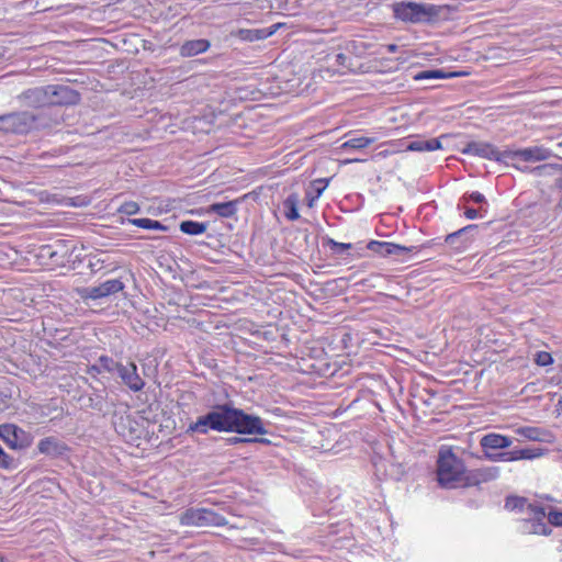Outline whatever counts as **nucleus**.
<instances>
[{"label":"nucleus","instance_id":"obj_23","mask_svg":"<svg viewBox=\"0 0 562 562\" xmlns=\"http://www.w3.org/2000/svg\"><path fill=\"white\" fill-rule=\"evenodd\" d=\"M440 148L441 143L438 138L415 139L407 145V150L411 151H434Z\"/></svg>","mask_w":562,"mask_h":562},{"label":"nucleus","instance_id":"obj_37","mask_svg":"<svg viewBox=\"0 0 562 562\" xmlns=\"http://www.w3.org/2000/svg\"><path fill=\"white\" fill-rule=\"evenodd\" d=\"M535 362L540 367H547L553 362L552 356L547 351H538Z\"/></svg>","mask_w":562,"mask_h":562},{"label":"nucleus","instance_id":"obj_31","mask_svg":"<svg viewBox=\"0 0 562 562\" xmlns=\"http://www.w3.org/2000/svg\"><path fill=\"white\" fill-rule=\"evenodd\" d=\"M207 228V224L194 222V221H182L180 223V231L188 235H200L203 234Z\"/></svg>","mask_w":562,"mask_h":562},{"label":"nucleus","instance_id":"obj_47","mask_svg":"<svg viewBox=\"0 0 562 562\" xmlns=\"http://www.w3.org/2000/svg\"><path fill=\"white\" fill-rule=\"evenodd\" d=\"M101 372H102V371H101V367H100L99 361H97V363H95V364H93V366H91V367H89V368H88V373H90V374H91V375H93V376H94L95 374L101 373Z\"/></svg>","mask_w":562,"mask_h":562},{"label":"nucleus","instance_id":"obj_6","mask_svg":"<svg viewBox=\"0 0 562 562\" xmlns=\"http://www.w3.org/2000/svg\"><path fill=\"white\" fill-rule=\"evenodd\" d=\"M184 526L211 527L226 524L224 516L209 508H189L180 518Z\"/></svg>","mask_w":562,"mask_h":562},{"label":"nucleus","instance_id":"obj_21","mask_svg":"<svg viewBox=\"0 0 562 562\" xmlns=\"http://www.w3.org/2000/svg\"><path fill=\"white\" fill-rule=\"evenodd\" d=\"M210 48V42L204 38L190 40L184 42L180 47V55L183 57H192L204 53Z\"/></svg>","mask_w":562,"mask_h":562},{"label":"nucleus","instance_id":"obj_4","mask_svg":"<svg viewBox=\"0 0 562 562\" xmlns=\"http://www.w3.org/2000/svg\"><path fill=\"white\" fill-rule=\"evenodd\" d=\"M392 9L397 20L413 24L432 23L440 18L443 11L442 7L412 1L395 2Z\"/></svg>","mask_w":562,"mask_h":562},{"label":"nucleus","instance_id":"obj_50","mask_svg":"<svg viewBox=\"0 0 562 562\" xmlns=\"http://www.w3.org/2000/svg\"><path fill=\"white\" fill-rule=\"evenodd\" d=\"M387 50L391 52V53L395 52L396 50V45H394V44L387 45Z\"/></svg>","mask_w":562,"mask_h":562},{"label":"nucleus","instance_id":"obj_49","mask_svg":"<svg viewBox=\"0 0 562 562\" xmlns=\"http://www.w3.org/2000/svg\"><path fill=\"white\" fill-rule=\"evenodd\" d=\"M316 199H317V198H316V195H315V196H310V195L307 194V200H308L307 205H308L310 207H313L314 202H315V200H316Z\"/></svg>","mask_w":562,"mask_h":562},{"label":"nucleus","instance_id":"obj_15","mask_svg":"<svg viewBox=\"0 0 562 562\" xmlns=\"http://www.w3.org/2000/svg\"><path fill=\"white\" fill-rule=\"evenodd\" d=\"M269 430L267 424L258 416L248 414V436L251 435H268ZM254 443L270 445L271 441L263 437H248V448Z\"/></svg>","mask_w":562,"mask_h":562},{"label":"nucleus","instance_id":"obj_11","mask_svg":"<svg viewBox=\"0 0 562 562\" xmlns=\"http://www.w3.org/2000/svg\"><path fill=\"white\" fill-rule=\"evenodd\" d=\"M465 155L505 162V149L499 150L494 145L484 142H471L462 149Z\"/></svg>","mask_w":562,"mask_h":562},{"label":"nucleus","instance_id":"obj_14","mask_svg":"<svg viewBox=\"0 0 562 562\" xmlns=\"http://www.w3.org/2000/svg\"><path fill=\"white\" fill-rule=\"evenodd\" d=\"M116 374L120 376L122 383L133 392L140 391L145 385L144 380L137 373V367L134 362H127L126 364L121 363Z\"/></svg>","mask_w":562,"mask_h":562},{"label":"nucleus","instance_id":"obj_16","mask_svg":"<svg viewBox=\"0 0 562 562\" xmlns=\"http://www.w3.org/2000/svg\"><path fill=\"white\" fill-rule=\"evenodd\" d=\"M367 248L382 257L387 256H402L409 251L405 246H401L389 241L371 240L368 243Z\"/></svg>","mask_w":562,"mask_h":562},{"label":"nucleus","instance_id":"obj_36","mask_svg":"<svg viewBox=\"0 0 562 562\" xmlns=\"http://www.w3.org/2000/svg\"><path fill=\"white\" fill-rule=\"evenodd\" d=\"M139 211L138 203L134 201L124 202L120 207L119 212L126 215L136 214Z\"/></svg>","mask_w":562,"mask_h":562},{"label":"nucleus","instance_id":"obj_28","mask_svg":"<svg viewBox=\"0 0 562 562\" xmlns=\"http://www.w3.org/2000/svg\"><path fill=\"white\" fill-rule=\"evenodd\" d=\"M501 470L497 467H487L477 469L472 473V477L476 483L479 482H488L497 479L499 476Z\"/></svg>","mask_w":562,"mask_h":562},{"label":"nucleus","instance_id":"obj_18","mask_svg":"<svg viewBox=\"0 0 562 562\" xmlns=\"http://www.w3.org/2000/svg\"><path fill=\"white\" fill-rule=\"evenodd\" d=\"M476 228V225H468L454 233L448 234L445 241L447 245L457 250L464 249L470 243V237L468 236L469 233L475 231Z\"/></svg>","mask_w":562,"mask_h":562},{"label":"nucleus","instance_id":"obj_52","mask_svg":"<svg viewBox=\"0 0 562 562\" xmlns=\"http://www.w3.org/2000/svg\"><path fill=\"white\" fill-rule=\"evenodd\" d=\"M247 331L251 335H259V330H251V328L248 326Z\"/></svg>","mask_w":562,"mask_h":562},{"label":"nucleus","instance_id":"obj_44","mask_svg":"<svg viewBox=\"0 0 562 562\" xmlns=\"http://www.w3.org/2000/svg\"><path fill=\"white\" fill-rule=\"evenodd\" d=\"M250 86L248 85V88ZM265 94V90L263 89H254V90H249L248 89V100H260L261 97Z\"/></svg>","mask_w":562,"mask_h":562},{"label":"nucleus","instance_id":"obj_45","mask_svg":"<svg viewBox=\"0 0 562 562\" xmlns=\"http://www.w3.org/2000/svg\"><path fill=\"white\" fill-rule=\"evenodd\" d=\"M348 60L347 55L339 53L335 55V61L337 65L346 67V61Z\"/></svg>","mask_w":562,"mask_h":562},{"label":"nucleus","instance_id":"obj_40","mask_svg":"<svg viewBox=\"0 0 562 562\" xmlns=\"http://www.w3.org/2000/svg\"><path fill=\"white\" fill-rule=\"evenodd\" d=\"M548 520L551 525L562 526V512H549Z\"/></svg>","mask_w":562,"mask_h":562},{"label":"nucleus","instance_id":"obj_12","mask_svg":"<svg viewBox=\"0 0 562 562\" xmlns=\"http://www.w3.org/2000/svg\"><path fill=\"white\" fill-rule=\"evenodd\" d=\"M47 92L50 106L76 104L80 100L79 93L65 85H48Z\"/></svg>","mask_w":562,"mask_h":562},{"label":"nucleus","instance_id":"obj_22","mask_svg":"<svg viewBox=\"0 0 562 562\" xmlns=\"http://www.w3.org/2000/svg\"><path fill=\"white\" fill-rule=\"evenodd\" d=\"M238 203H239V199L228 201V202L213 203V204L209 205L206 212L215 213L222 217H229L233 214H235Z\"/></svg>","mask_w":562,"mask_h":562},{"label":"nucleus","instance_id":"obj_19","mask_svg":"<svg viewBox=\"0 0 562 562\" xmlns=\"http://www.w3.org/2000/svg\"><path fill=\"white\" fill-rule=\"evenodd\" d=\"M37 450L40 453L48 457H59L65 453L67 448L65 443L57 438L46 437L38 442Z\"/></svg>","mask_w":562,"mask_h":562},{"label":"nucleus","instance_id":"obj_34","mask_svg":"<svg viewBox=\"0 0 562 562\" xmlns=\"http://www.w3.org/2000/svg\"><path fill=\"white\" fill-rule=\"evenodd\" d=\"M544 454V449L542 448H526L519 449L520 460H533L540 458Z\"/></svg>","mask_w":562,"mask_h":562},{"label":"nucleus","instance_id":"obj_2","mask_svg":"<svg viewBox=\"0 0 562 562\" xmlns=\"http://www.w3.org/2000/svg\"><path fill=\"white\" fill-rule=\"evenodd\" d=\"M57 123L45 112L19 111L0 115V134H26L32 130L47 128Z\"/></svg>","mask_w":562,"mask_h":562},{"label":"nucleus","instance_id":"obj_33","mask_svg":"<svg viewBox=\"0 0 562 562\" xmlns=\"http://www.w3.org/2000/svg\"><path fill=\"white\" fill-rule=\"evenodd\" d=\"M98 361L100 363L102 372L106 371L110 373H116L119 366L121 364V362L114 361L112 358L106 357V356H101L98 359Z\"/></svg>","mask_w":562,"mask_h":562},{"label":"nucleus","instance_id":"obj_55","mask_svg":"<svg viewBox=\"0 0 562 562\" xmlns=\"http://www.w3.org/2000/svg\"><path fill=\"white\" fill-rule=\"evenodd\" d=\"M0 562H4V558L0 554Z\"/></svg>","mask_w":562,"mask_h":562},{"label":"nucleus","instance_id":"obj_24","mask_svg":"<svg viewBox=\"0 0 562 562\" xmlns=\"http://www.w3.org/2000/svg\"><path fill=\"white\" fill-rule=\"evenodd\" d=\"M281 0H248V15H255V9L262 11L265 14H271L274 9L279 8Z\"/></svg>","mask_w":562,"mask_h":562},{"label":"nucleus","instance_id":"obj_53","mask_svg":"<svg viewBox=\"0 0 562 562\" xmlns=\"http://www.w3.org/2000/svg\"><path fill=\"white\" fill-rule=\"evenodd\" d=\"M234 441H235V442H236V441H240V442H244V441H246V439H240V438H234Z\"/></svg>","mask_w":562,"mask_h":562},{"label":"nucleus","instance_id":"obj_1","mask_svg":"<svg viewBox=\"0 0 562 562\" xmlns=\"http://www.w3.org/2000/svg\"><path fill=\"white\" fill-rule=\"evenodd\" d=\"M189 429L200 434H206L209 429L246 434V414L226 405L217 406L207 414L200 416Z\"/></svg>","mask_w":562,"mask_h":562},{"label":"nucleus","instance_id":"obj_43","mask_svg":"<svg viewBox=\"0 0 562 562\" xmlns=\"http://www.w3.org/2000/svg\"><path fill=\"white\" fill-rule=\"evenodd\" d=\"M520 460L519 449L505 451V462H513Z\"/></svg>","mask_w":562,"mask_h":562},{"label":"nucleus","instance_id":"obj_51","mask_svg":"<svg viewBox=\"0 0 562 562\" xmlns=\"http://www.w3.org/2000/svg\"><path fill=\"white\" fill-rule=\"evenodd\" d=\"M548 167H549L548 165H543V166H539V167L535 168L533 170L540 171V170L547 169Z\"/></svg>","mask_w":562,"mask_h":562},{"label":"nucleus","instance_id":"obj_27","mask_svg":"<svg viewBox=\"0 0 562 562\" xmlns=\"http://www.w3.org/2000/svg\"><path fill=\"white\" fill-rule=\"evenodd\" d=\"M297 205H299V195L295 193L290 194L283 201L284 215L289 221H296L300 218Z\"/></svg>","mask_w":562,"mask_h":562},{"label":"nucleus","instance_id":"obj_13","mask_svg":"<svg viewBox=\"0 0 562 562\" xmlns=\"http://www.w3.org/2000/svg\"><path fill=\"white\" fill-rule=\"evenodd\" d=\"M19 99L24 103V105L34 109H42L41 111L50 116L45 111L46 108H50L47 86L27 89L19 97Z\"/></svg>","mask_w":562,"mask_h":562},{"label":"nucleus","instance_id":"obj_38","mask_svg":"<svg viewBox=\"0 0 562 562\" xmlns=\"http://www.w3.org/2000/svg\"><path fill=\"white\" fill-rule=\"evenodd\" d=\"M14 465L13 457L9 456L0 446V467L3 469H11Z\"/></svg>","mask_w":562,"mask_h":562},{"label":"nucleus","instance_id":"obj_54","mask_svg":"<svg viewBox=\"0 0 562 562\" xmlns=\"http://www.w3.org/2000/svg\"><path fill=\"white\" fill-rule=\"evenodd\" d=\"M256 21H257V19H256V18H254V19H247V22H256Z\"/></svg>","mask_w":562,"mask_h":562},{"label":"nucleus","instance_id":"obj_35","mask_svg":"<svg viewBox=\"0 0 562 562\" xmlns=\"http://www.w3.org/2000/svg\"><path fill=\"white\" fill-rule=\"evenodd\" d=\"M326 244L329 246V248L335 255L344 254L345 251L350 250L352 248V244L339 243L334 240L333 238H327Z\"/></svg>","mask_w":562,"mask_h":562},{"label":"nucleus","instance_id":"obj_48","mask_svg":"<svg viewBox=\"0 0 562 562\" xmlns=\"http://www.w3.org/2000/svg\"><path fill=\"white\" fill-rule=\"evenodd\" d=\"M103 260L101 259H97L95 261H92L90 260L89 261V268L92 270V271H98L101 269V265H102Z\"/></svg>","mask_w":562,"mask_h":562},{"label":"nucleus","instance_id":"obj_42","mask_svg":"<svg viewBox=\"0 0 562 562\" xmlns=\"http://www.w3.org/2000/svg\"><path fill=\"white\" fill-rule=\"evenodd\" d=\"M484 452H485V457L492 462H505V452H496V453L488 452V451H484Z\"/></svg>","mask_w":562,"mask_h":562},{"label":"nucleus","instance_id":"obj_32","mask_svg":"<svg viewBox=\"0 0 562 562\" xmlns=\"http://www.w3.org/2000/svg\"><path fill=\"white\" fill-rule=\"evenodd\" d=\"M130 222L140 228L144 229H155V231H167V226L161 224L159 221L150 220V218H134L130 220Z\"/></svg>","mask_w":562,"mask_h":562},{"label":"nucleus","instance_id":"obj_41","mask_svg":"<svg viewBox=\"0 0 562 562\" xmlns=\"http://www.w3.org/2000/svg\"><path fill=\"white\" fill-rule=\"evenodd\" d=\"M463 200H465V201L471 200V201H473L475 203H484L485 202V196L482 193L475 191V192H471L468 195H464Z\"/></svg>","mask_w":562,"mask_h":562},{"label":"nucleus","instance_id":"obj_20","mask_svg":"<svg viewBox=\"0 0 562 562\" xmlns=\"http://www.w3.org/2000/svg\"><path fill=\"white\" fill-rule=\"evenodd\" d=\"M481 447L484 451L506 449L510 447L512 439L501 434H487L481 438Z\"/></svg>","mask_w":562,"mask_h":562},{"label":"nucleus","instance_id":"obj_26","mask_svg":"<svg viewBox=\"0 0 562 562\" xmlns=\"http://www.w3.org/2000/svg\"><path fill=\"white\" fill-rule=\"evenodd\" d=\"M505 507L510 510H519L521 513L527 514L530 510H535V507H537V505L529 503L524 497L513 496L506 499Z\"/></svg>","mask_w":562,"mask_h":562},{"label":"nucleus","instance_id":"obj_10","mask_svg":"<svg viewBox=\"0 0 562 562\" xmlns=\"http://www.w3.org/2000/svg\"><path fill=\"white\" fill-rule=\"evenodd\" d=\"M124 289V283L119 279L106 280L105 282L88 286L79 291L82 300H101L115 294Z\"/></svg>","mask_w":562,"mask_h":562},{"label":"nucleus","instance_id":"obj_30","mask_svg":"<svg viewBox=\"0 0 562 562\" xmlns=\"http://www.w3.org/2000/svg\"><path fill=\"white\" fill-rule=\"evenodd\" d=\"M457 72H446L441 69H432V70H424L419 71L414 76L415 80H426V79H447L457 77Z\"/></svg>","mask_w":562,"mask_h":562},{"label":"nucleus","instance_id":"obj_17","mask_svg":"<svg viewBox=\"0 0 562 562\" xmlns=\"http://www.w3.org/2000/svg\"><path fill=\"white\" fill-rule=\"evenodd\" d=\"M514 431L516 435L530 441L551 442L552 438V435L548 430L540 427L521 426L516 428Z\"/></svg>","mask_w":562,"mask_h":562},{"label":"nucleus","instance_id":"obj_3","mask_svg":"<svg viewBox=\"0 0 562 562\" xmlns=\"http://www.w3.org/2000/svg\"><path fill=\"white\" fill-rule=\"evenodd\" d=\"M437 480L440 486L456 488L468 484L463 461L449 447H441L437 459Z\"/></svg>","mask_w":562,"mask_h":562},{"label":"nucleus","instance_id":"obj_7","mask_svg":"<svg viewBox=\"0 0 562 562\" xmlns=\"http://www.w3.org/2000/svg\"><path fill=\"white\" fill-rule=\"evenodd\" d=\"M0 438L12 449L22 450L29 448L34 437L31 432L13 424L0 425Z\"/></svg>","mask_w":562,"mask_h":562},{"label":"nucleus","instance_id":"obj_9","mask_svg":"<svg viewBox=\"0 0 562 562\" xmlns=\"http://www.w3.org/2000/svg\"><path fill=\"white\" fill-rule=\"evenodd\" d=\"M528 517L524 518L519 525L522 533L549 535L551 528L544 522L546 512L542 507L537 506L535 510L527 513Z\"/></svg>","mask_w":562,"mask_h":562},{"label":"nucleus","instance_id":"obj_39","mask_svg":"<svg viewBox=\"0 0 562 562\" xmlns=\"http://www.w3.org/2000/svg\"><path fill=\"white\" fill-rule=\"evenodd\" d=\"M328 181H329L328 179L321 178V179H316L313 182V186L315 187L316 198H319L322 195V193L328 186Z\"/></svg>","mask_w":562,"mask_h":562},{"label":"nucleus","instance_id":"obj_5","mask_svg":"<svg viewBox=\"0 0 562 562\" xmlns=\"http://www.w3.org/2000/svg\"><path fill=\"white\" fill-rule=\"evenodd\" d=\"M506 164H512L515 168L527 171V167H519L517 165L518 161H526V162H537L547 160L550 157H552V151L549 148H546L543 146H531L526 148H519V149H505Z\"/></svg>","mask_w":562,"mask_h":562},{"label":"nucleus","instance_id":"obj_46","mask_svg":"<svg viewBox=\"0 0 562 562\" xmlns=\"http://www.w3.org/2000/svg\"><path fill=\"white\" fill-rule=\"evenodd\" d=\"M464 215H465V217H467V218H469V220H474V218H476V217L479 216V211H477V210H475V209H471V207H469V209H467V210L464 211Z\"/></svg>","mask_w":562,"mask_h":562},{"label":"nucleus","instance_id":"obj_25","mask_svg":"<svg viewBox=\"0 0 562 562\" xmlns=\"http://www.w3.org/2000/svg\"><path fill=\"white\" fill-rule=\"evenodd\" d=\"M376 140H378L376 137H366V136L353 137V138L346 140L345 143H342L340 148L344 151L359 150V149L370 146L371 144L375 143Z\"/></svg>","mask_w":562,"mask_h":562},{"label":"nucleus","instance_id":"obj_8","mask_svg":"<svg viewBox=\"0 0 562 562\" xmlns=\"http://www.w3.org/2000/svg\"><path fill=\"white\" fill-rule=\"evenodd\" d=\"M112 423L117 435H120L126 441H134L142 437L143 427L131 415L114 414Z\"/></svg>","mask_w":562,"mask_h":562},{"label":"nucleus","instance_id":"obj_29","mask_svg":"<svg viewBox=\"0 0 562 562\" xmlns=\"http://www.w3.org/2000/svg\"><path fill=\"white\" fill-rule=\"evenodd\" d=\"M281 23H274L266 29H248V42L265 40L277 32Z\"/></svg>","mask_w":562,"mask_h":562}]
</instances>
